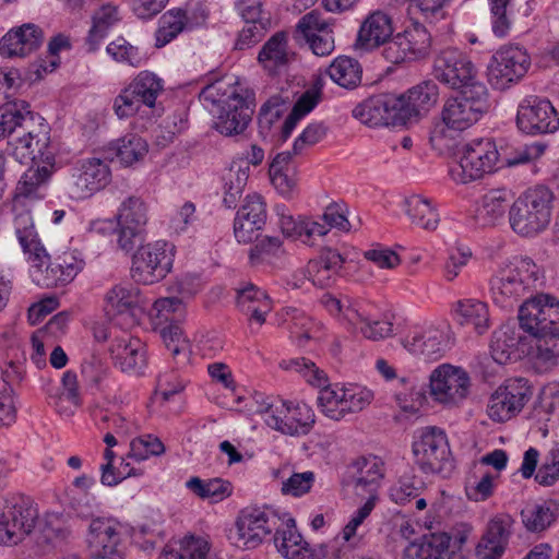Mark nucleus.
<instances>
[{
    "instance_id": "obj_1",
    "label": "nucleus",
    "mask_w": 559,
    "mask_h": 559,
    "mask_svg": "<svg viewBox=\"0 0 559 559\" xmlns=\"http://www.w3.org/2000/svg\"><path fill=\"white\" fill-rule=\"evenodd\" d=\"M14 231L27 254L33 281L46 288L66 286L84 267V260L78 250H66L52 260L43 246L29 211L15 205Z\"/></svg>"
},
{
    "instance_id": "obj_2",
    "label": "nucleus",
    "mask_w": 559,
    "mask_h": 559,
    "mask_svg": "<svg viewBox=\"0 0 559 559\" xmlns=\"http://www.w3.org/2000/svg\"><path fill=\"white\" fill-rule=\"evenodd\" d=\"M3 138L8 139V153L21 164L39 159L50 165L56 159L48 123L24 100L0 108V139Z\"/></svg>"
},
{
    "instance_id": "obj_3",
    "label": "nucleus",
    "mask_w": 559,
    "mask_h": 559,
    "mask_svg": "<svg viewBox=\"0 0 559 559\" xmlns=\"http://www.w3.org/2000/svg\"><path fill=\"white\" fill-rule=\"evenodd\" d=\"M552 200V192L544 186H536L521 193L509 210L511 229L526 238L542 234L551 219Z\"/></svg>"
},
{
    "instance_id": "obj_4",
    "label": "nucleus",
    "mask_w": 559,
    "mask_h": 559,
    "mask_svg": "<svg viewBox=\"0 0 559 559\" xmlns=\"http://www.w3.org/2000/svg\"><path fill=\"white\" fill-rule=\"evenodd\" d=\"M539 269L530 258H516L502 266L490 280L492 300L509 309L531 290L538 280Z\"/></svg>"
},
{
    "instance_id": "obj_5",
    "label": "nucleus",
    "mask_w": 559,
    "mask_h": 559,
    "mask_svg": "<svg viewBox=\"0 0 559 559\" xmlns=\"http://www.w3.org/2000/svg\"><path fill=\"white\" fill-rule=\"evenodd\" d=\"M414 463L426 475L447 477L454 468L445 432L428 426L416 431L412 444Z\"/></svg>"
},
{
    "instance_id": "obj_6",
    "label": "nucleus",
    "mask_w": 559,
    "mask_h": 559,
    "mask_svg": "<svg viewBox=\"0 0 559 559\" xmlns=\"http://www.w3.org/2000/svg\"><path fill=\"white\" fill-rule=\"evenodd\" d=\"M489 109V94L485 84H476L449 97L442 107V124L453 131H464L476 123Z\"/></svg>"
},
{
    "instance_id": "obj_7",
    "label": "nucleus",
    "mask_w": 559,
    "mask_h": 559,
    "mask_svg": "<svg viewBox=\"0 0 559 559\" xmlns=\"http://www.w3.org/2000/svg\"><path fill=\"white\" fill-rule=\"evenodd\" d=\"M284 368L299 373L310 385L320 389L318 406L324 416L333 420L345 417L344 385L330 384L325 372L304 357L287 361Z\"/></svg>"
},
{
    "instance_id": "obj_8",
    "label": "nucleus",
    "mask_w": 559,
    "mask_h": 559,
    "mask_svg": "<svg viewBox=\"0 0 559 559\" xmlns=\"http://www.w3.org/2000/svg\"><path fill=\"white\" fill-rule=\"evenodd\" d=\"M175 246L157 240L138 248L132 257L131 277L134 282L152 285L167 276L171 271Z\"/></svg>"
},
{
    "instance_id": "obj_9",
    "label": "nucleus",
    "mask_w": 559,
    "mask_h": 559,
    "mask_svg": "<svg viewBox=\"0 0 559 559\" xmlns=\"http://www.w3.org/2000/svg\"><path fill=\"white\" fill-rule=\"evenodd\" d=\"M498 160L499 153L491 139H475L463 146L460 160L450 169V175L454 181L467 183L492 173Z\"/></svg>"
},
{
    "instance_id": "obj_10",
    "label": "nucleus",
    "mask_w": 559,
    "mask_h": 559,
    "mask_svg": "<svg viewBox=\"0 0 559 559\" xmlns=\"http://www.w3.org/2000/svg\"><path fill=\"white\" fill-rule=\"evenodd\" d=\"M352 483L357 495L366 492L367 501L357 509L347 524H361L374 508L377 489L384 476V464L374 455L361 456L352 465Z\"/></svg>"
},
{
    "instance_id": "obj_11",
    "label": "nucleus",
    "mask_w": 559,
    "mask_h": 559,
    "mask_svg": "<svg viewBox=\"0 0 559 559\" xmlns=\"http://www.w3.org/2000/svg\"><path fill=\"white\" fill-rule=\"evenodd\" d=\"M531 58L526 50L514 45L500 47L488 63V79L497 90L518 83L527 72Z\"/></svg>"
},
{
    "instance_id": "obj_12",
    "label": "nucleus",
    "mask_w": 559,
    "mask_h": 559,
    "mask_svg": "<svg viewBox=\"0 0 559 559\" xmlns=\"http://www.w3.org/2000/svg\"><path fill=\"white\" fill-rule=\"evenodd\" d=\"M430 50V33L423 24L414 23L390 39L382 50V56L388 62L400 64L425 59Z\"/></svg>"
},
{
    "instance_id": "obj_13",
    "label": "nucleus",
    "mask_w": 559,
    "mask_h": 559,
    "mask_svg": "<svg viewBox=\"0 0 559 559\" xmlns=\"http://www.w3.org/2000/svg\"><path fill=\"white\" fill-rule=\"evenodd\" d=\"M471 378L461 367L443 364L429 377V392L435 402L448 407L460 405L468 395Z\"/></svg>"
},
{
    "instance_id": "obj_14",
    "label": "nucleus",
    "mask_w": 559,
    "mask_h": 559,
    "mask_svg": "<svg viewBox=\"0 0 559 559\" xmlns=\"http://www.w3.org/2000/svg\"><path fill=\"white\" fill-rule=\"evenodd\" d=\"M435 76L451 88L466 91L476 84H484L477 79V70L471 59L462 51L448 48L435 60Z\"/></svg>"
},
{
    "instance_id": "obj_15",
    "label": "nucleus",
    "mask_w": 559,
    "mask_h": 559,
    "mask_svg": "<svg viewBox=\"0 0 559 559\" xmlns=\"http://www.w3.org/2000/svg\"><path fill=\"white\" fill-rule=\"evenodd\" d=\"M533 395V388L523 378L509 379L490 396L488 416L496 421H506L519 414Z\"/></svg>"
},
{
    "instance_id": "obj_16",
    "label": "nucleus",
    "mask_w": 559,
    "mask_h": 559,
    "mask_svg": "<svg viewBox=\"0 0 559 559\" xmlns=\"http://www.w3.org/2000/svg\"><path fill=\"white\" fill-rule=\"evenodd\" d=\"M148 204L141 197L130 195L121 202L116 214L117 242L121 250H133L148 223Z\"/></svg>"
},
{
    "instance_id": "obj_17",
    "label": "nucleus",
    "mask_w": 559,
    "mask_h": 559,
    "mask_svg": "<svg viewBox=\"0 0 559 559\" xmlns=\"http://www.w3.org/2000/svg\"><path fill=\"white\" fill-rule=\"evenodd\" d=\"M516 126L531 135L552 133L559 129V115L548 99L528 96L518 107Z\"/></svg>"
},
{
    "instance_id": "obj_18",
    "label": "nucleus",
    "mask_w": 559,
    "mask_h": 559,
    "mask_svg": "<svg viewBox=\"0 0 559 559\" xmlns=\"http://www.w3.org/2000/svg\"><path fill=\"white\" fill-rule=\"evenodd\" d=\"M253 93L248 90L230 91L229 100L215 115V129L224 135L242 133L253 115Z\"/></svg>"
},
{
    "instance_id": "obj_19",
    "label": "nucleus",
    "mask_w": 559,
    "mask_h": 559,
    "mask_svg": "<svg viewBox=\"0 0 559 559\" xmlns=\"http://www.w3.org/2000/svg\"><path fill=\"white\" fill-rule=\"evenodd\" d=\"M519 321L524 331L559 332V299L548 294L526 299L519 308Z\"/></svg>"
},
{
    "instance_id": "obj_20",
    "label": "nucleus",
    "mask_w": 559,
    "mask_h": 559,
    "mask_svg": "<svg viewBox=\"0 0 559 559\" xmlns=\"http://www.w3.org/2000/svg\"><path fill=\"white\" fill-rule=\"evenodd\" d=\"M467 537L468 531L459 532L454 537L445 532L425 534L405 549L404 559H451Z\"/></svg>"
},
{
    "instance_id": "obj_21",
    "label": "nucleus",
    "mask_w": 559,
    "mask_h": 559,
    "mask_svg": "<svg viewBox=\"0 0 559 559\" xmlns=\"http://www.w3.org/2000/svg\"><path fill=\"white\" fill-rule=\"evenodd\" d=\"M110 181V169L105 160L90 158L75 169L67 183L72 199H85L105 188Z\"/></svg>"
},
{
    "instance_id": "obj_22",
    "label": "nucleus",
    "mask_w": 559,
    "mask_h": 559,
    "mask_svg": "<svg viewBox=\"0 0 559 559\" xmlns=\"http://www.w3.org/2000/svg\"><path fill=\"white\" fill-rule=\"evenodd\" d=\"M276 416L265 418V424L284 435H307L316 423L313 409L306 403H293L280 401Z\"/></svg>"
},
{
    "instance_id": "obj_23",
    "label": "nucleus",
    "mask_w": 559,
    "mask_h": 559,
    "mask_svg": "<svg viewBox=\"0 0 559 559\" xmlns=\"http://www.w3.org/2000/svg\"><path fill=\"white\" fill-rule=\"evenodd\" d=\"M109 352L115 365L124 372L141 374L146 367L145 345L127 332L114 336Z\"/></svg>"
},
{
    "instance_id": "obj_24",
    "label": "nucleus",
    "mask_w": 559,
    "mask_h": 559,
    "mask_svg": "<svg viewBox=\"0 0 559 559\" xmlns=\"http://www.w3.org/2000/svg\"><path fill=\"white\" fill-rule=\"evenodd\" d=\"M45 38L43 28L34 23H24L11 28L0 39V55L2 57H26L37 50Z\"/></svg>"
},
{
    "instance_id": "obj_25",
    "label": "nucleus",
    "mask_w": 559,
    "mask_h": 559,
    "mask_svg": "<svg viewBox=\"0 0 559 559\" xmlns=\"http://www.w3.org/2000/svg\"><path fill=\"white\" fill-rule=\"evenodd\" d=\"M265 221L266 209L262 198L258 194L248 195L234 222V234L238 242L249 243L255 239Z\"/></svg>"
},
{
    "instance_id": "obj_26",
    "label": "nucleus",
    "mask_w": 559,
    "mask_h": 559,
    "mask_svg": "<svg viewBox=\"0 0 559 559\" xmlns=\"http://www.w3.org/2000/svg\"><path fill=\"white\" fill-rule=\"evenodd\" d=\"M402 345L412 354L438 359L450 347L449 329L430 326L423 331H414L402 340Z\"/></svg>"
},
{
    "instance_id": "obj_27",
    "label": "nucleus",
    "mask_w": 559,
    "mask_h": 559,
    "mask_svg": "<svg viewBox=\"0 0 559 559\" xmlns=\"http://www.w3.org/2000/svg\"><path fill=\"white\" fill-rule=\"evenodd\" d=\"M394 32L392 16L381 10L370 12L362 21L356 46L366 51L379 48L390 41Z\"/></svg>"
},
{
    "instance_id": "obj_28",
    "label": "nucleus",
    "mask_w": 559,
    "mask_h": 559,
    "mask_svg": "<svg viewBox=\"0 0 559 559\" xmlns=\"http://www.w3.org/2000/svg\"><path fill=\"white\" fill-rule=\"evenodd\" d=\"M345 317L348 319V329L367 340L380 341L393 335V322L388 318L373 319L362 302L349 305Z\"/></svg>"
},
{
    "instance_id": "obj_29",
    "label": "nucleus",
    "mask_w": 559,
    "mask_h": 559,
    "mask_svg": "<svg viewBox=\"0 0 559 559\" xmlns=\"http://www.w3.org/2000/svg\"><path fill=\"white\" fill-rule=\"evenodd\" d=\"M39 511L35 501L23 493L0 497V524H36Z\"/></svg>"
},
{
    "instance_id": "obj_30",
    "label": "nucleus",
    "mask_w": 559,
    "mask_h": 559,
    "mask_svg": "<svg viewBox=\"0 0 559 559\" xmlns=\"http://www.w3.org/2000/svg\"><path fill=\"white\" fill-rule=\"evenodd\" d=\"M345 263L344 257L335 249L323 248L318 258L307 264L308 280L318 287L333 285Z\"/></svg>"
},
{
    "instance_id": "obj_31",
    "label": "nucleus",
    "mask_w": 559,
    "mask_h": 559,
    "mask_svg": "<svg viewBox=\"0 0 559 559\" xmlns=\"http://www.w3.org/2000/svg\"><path fill=\"white\" fill-rule=\"evenodd\" d=\"M211 547L207 536L187 534L168 543L159 559H207Z\"/></svg>"
},
{
    "instance_id": "obj_32",
    "label": "nucleus",
    "mask_w": 559,
    "mask_h": 559,
    "mask_svg": "<svg viewBox=\"0 0 559 559\" xmlns=\"http://www.w3.org/2000/svg\"><path fill=\"white\" fill-rule=\"evenodd\" d=\"M353 117L370 128L392 126L389 94L365 99L353 109Z\"/></svg>"
},
{
    "instance_id": "obj_33",
    "label": "nucleus",
    "mask_w": 559,
    "mask_h": 559,
    "mask_svg": "<svg viewBox=\"0 0 559 559\" xmlns=\"http://www.w3.org/2000/svg\"><path fill=\"white\" fill-rule=\"evenodd\" d=\"M454 320L462 326L484 334L490 326L488 306L478 299H463L453 305Z\"/></svg>"
},
{
    "instance_id": "obj_34",
    "label": "nucleus",
    "mask_w": 559,
    "mask_h": 559,
    "mask_svg": "<svg viewBox=\"0 0 559 559\" xmlns=\"http://www.w3.org/2000/svg\"><path fill=\"white\" fill-rule=\"evenodd\" d=\"M138 305L139 290L131 286L115 285L105 296V311L110 319L120 316L133 322Z\"/></svg>"
},
{
    "instance_id": "obj_35",
    "label": "nucleus",
    "mask_w": 559,
    "mask_h": 559,
    "mask_svg": "<svg viewBox=\"0 0 559 559\" xmlns=\"http://www.w3.org/2000/svg\"><path fill=\"white\" fill-rule=\"evenodd\" d=\"M302 32L309 34V31H318L320 34L317 39L309 44V48L317 56H328L334 50V36L332 25L323 17V15L312 10L304 15Z\"/></svg>"
},
{
    "instance_id": "obj_36",
    "label": "nucleus",
    "mask_w": 559,
    "mask_h": 559,
    "mask_svg": "<svg viewBox=\"0 0 559 559\" xmlns=\"http://www.w3.org/2000/svg\"><path fill=\"white\" fill-rule=\"evenodd\" d=\"M405 213L413 224L427 229L435 230L439 224V214L431 201L423 195L413 194L404 199Z\"/></svg>"
},
{
    "instance_id": "obj_37",
    "label": "nucleus",
    "mask_w": 559,
    "mask_h": 559,
    "mask_svg": "<svg viewBox=\"0 0 559 559\" xmlns=\"http://www.w3.org/2000/svg\"><path fill=\"white\" fill-rule=\"evenodd\" d=\"M326 74L341 87L353 90L361 83L362 68L355 58L340 56L328 67Z\"/></svg>"
},
{
    "instance_id": "obj_38",
    "label": "nucleus",
    "mask_w": 559,
    "mask_h": 559,
    "mask_svg": "<svg viewBox=\"0 0 559 559\" xmlns=\"http://www.w3.org/2000/svg\"><path fill=\"white\" fill-rule=\"evenodd\" d=\"M535 337L533 357L535 364L547 370L557 364L559 358V332L556 331H526Z\"/></svg>"
},
{
    "instance_id": "obj_39",
    "label": "nucleus",
    "mask_w": 559,
    "mask_h": 559,
    "mask_svg": "<svg viewBox=\"0 0 559 559\" xmlns=\"http://www.w3.org/2000/svg\"><path fill=\"white\" fill-rule=\"evenodd\" d=\"M512 194L507 189H492L483 198L477 210V217L486 225H493L500 221L507 209H510Z\"/></svg>"
},
{
    "instance_id": "obj_40",
    "label": "nucleus",
    "mask_w": 559,
    "mask_h": 559,
    "mask_svg": "<svg viewBox=\"0 0 559 559\" xmlns=\"http://www.w3.org/2000/svg\"><path fill=\"white\" fill-rule=\"evenodd\" d=\"M237 306L259 324L264 323L265 314L271 310L266 294L252 284L238 292Z\"/></svg>"
},
{
    "instance_id": "obj_41",
    "label": "nucleus",
    "mask_w": 559,
    "mask_h": 559,
    "mask_svg": "<svg viewBox=\"0 0 559 559\" xmlns=\"http://www.w3.org/2000/svg\"><path fill=\"white\" fill-rule=\"evenodd\" d=\"M510 532L506 526H488L475 547L476 559H501Z\"/></svg>"
},
{
    "instance_id": "obj_42",
    "label": "nucleus",
    "mask_w": 559,
    "mask_h": 559,
    "mask_svg": "<svg viewBox=\"0 0 559 559\" xmlns=\"http://www.w3.org/2000/svg\"><path fill=\"white\" fill-rule=\"evenodd\" d=\"M394 399L403 413L415 415L419 412L425 395L415 377H401L397 379Z\"/></svg>"
},
{
    "instance_id": "obj_43",
    "label": "nucleus",
    "mask_w": 559,
    "mask_h": 559,
    "mask_svg": "<svg viewBox=\"0 0 559 559\" xmlns=\"http://www.w3.org/2000/svg\"><path fill=\"white\" fill-rule=\"evenodd\" d=\"M277 522L295 524V519L288 512L271 506L251 504L239 512L236 524H276Z\"/></svg>"
},
{
    "instance_id": "obj_44",
    "label": "nucleus",
    "mask_w": 559,
    "mask_h": 559,
    "mask_svg": "<svg viewBox=\"0 0 559 559\" xmlns=\"http://www.w3.org/2000/svg\"><path fill=\"white\" fill-rule=\"evenodd\" d=\"M120 21L119 9L117 5L103 4L93 15V26L87 36L90 50L97 49L100 41L107 35L108 31Z\"/></svg>"
},
{
    "instance_id": "obj_45",
    "label": "nucleus",
    "mask_w": 559,
    "mask_h": 559,
    "mask_svg": "<svg viewBox=\"0 0 559 559\" xmlns=\"http://www.w3.org/2000/svg\"><path fill=\"white\" fill-rule=\"evenodd\" d=\"M285 322L288 325L290 337L295 340L299 346H305L309 340L319 337L318 324L299 309L287 308Z\"/></svg>"
},
{
    "instance_id": "obj_46",
    "label": "nucleus",
    "mask_w": 559,
    "mask_h": 559,
    "mask_svg": "<svg viewBox=\"0 0 559 559\" xmlns=\"http://www.w3.org/2000/svg\"><path fill=\"white\" fill-rule=\"evenodd\" d=\"M287 51V37L285 33L274 34L262 47L259 52V62L269 70H274L285 66L289 61Z\"/></svg>"
},
{
    "instance_id": "obj_47",
    "label": "nucleus",
    "mask_w": 559,
    "mask_h": 559,
    "mask_svg": "<svg viewBox=\"0 0 559 559\" xmlns=\"http://www.w3.org/2000/svg\"><path fill=\"white\" fill-rule=\"evenodd\" d=\"M187 487L200 498L212 502L223 501L233 492L231 484L222 478L203 480L199 477H192L187 481Z\"/></svg>"
},
{
    "instance_id": "obj_48",
    "label": "nucleus",
    "mask_w": 559,
    "mask_h": 559,
    "mask_svg": "<svg viewBox=\"0 0 559 559\" xmlns=\"http://www.w3.org/2000/svg\"><path fill=\"white\" fill-rule=\"evenodd\" d=\"M249 177V167L241 163L234 162L223 176L224 180V203L227 207H235L240 198Z\"/></svg>"
},
{
    "instance_id": "obj_49",
    "label": "nucleus",
    "mask_w": 559,
    "mask_h": 559,
    "mask_svg": "<svg viewBox=\"0 0 559 559\" xmlns=\"http://www.w3.org/2000/svg\"><path fill=\"white\" fill-rule=\"evenodd\" d=\"M128 86L144 106L151 108L163 91V81L152 72L142 71Z\"/></svg>"
},
{
    "instance_id": "obj_50",
    "label": "nucleus",
    "mask_w": 559,
    "mask_h": 559,
    "mask_svg": "<svg viewBox=\"0 0 559 559\" xmlns=\"http://www.w3.org/2000/svg\"><path fill=\"white\" fill-rule=\"evenodd\" d=\"M519 340L513 328L502 326L495 331L490 343L492 359L499 365L507 364L515 353Z\"/></svg>"
},
{
    "instance_id": "obj_51",
    "label": "nucleus",
    "mask_w": 559,
    "mask_h": 559,
    "mask_svg": "<svg viewBox=\"0 0 559 559\" xmlns=\"http://www.w3.org/2000/svg\"><path fill=\"white\" fill-rule=\"evenodd\" d=\"M187 16L182 10H169L163 14L155 33L156 47L160 48L176 38L185 28Z\"/></svg>"
},
{
    "instance_id": "obj_52",
    "label": "nucleus",
    "mask_w": 559,
    "mask_h": 559,
    "mask_svg": "<svg viewBox=\"0 0 559 559\" xmlns=\"http://www.w3.org/2000/svg\"><path fill=\"white\" fill-rule=\"evenodd\" d=\"M274 542L280 552L287 559H304L302 550L307 543L297 526H284L276 531Z\"/></svg>"
},
{
    "instance_id": "obj_53",
    "label": "nucleus",
    "mask_w": 559,
    "mask_h": 559,
    "mask_svg": "<svg viewBox=\"0 0 559 559\" xmlns=\"http://www.w3.org/2000/svg\"><path fill=\"white\" fill-rule=\"evenodd\" d=\"M117 157L124 166H131L144 158L148 146L144 139L136 134H127L117 141Z\"/></svg>"
},
{
    "instance_id": "obj_54",
    "label": "nucleus",
    "mask_w": 559,
    "mask_h": 559,
    "mask_svg": "<svg viewBox=\"0 0 559 559\" xmlns=\"http://www.w3.org/2000/svg\"><path fill=\"white\" fill-rule=\"evenodd\" d=\"M286 102L280 95L270 97L260 108L258 116L259 132L263 138L271 134L274 126L285 114Z\"/></svg>"
},
{
    "instance_id": "obj_55",
    "label": "nucleus",
    "mask_w": 559,
    "mask_h": 559,
    "mask_svg": "<svg viewBox=\"0 0 559 559\" xmlns=\"http://www.w3.org/2000/svg\"><path fill=\"white\" fill-rule=\"evenodd\" d=\"M28 163L37 165L36 169H28L17 183V197L31 198L38 197L37 190L39 186L47 179L50 174V168L53 167L55 162L50 165L45 164L43 160L35 159Z\"/></svg>"
},
{
    "instance_id": "obj_56",
    "label": "nucleus",
    "mask_w": 559,
    "mask_h": 559,
    "mask_svg": "<svg viewBox=\"0 0 559 559\" xmlns=\"http://www.w3.org/2000/svg\"><path fill=\"white\" fill-rule=\"evenodd\" d=\"M107 53L117 62L126 63L133 68H139L145 61L144 55L138 47L131 45L123 37L109 43L106 47Z\"/></svg>"
},
{
    "instance_id": "obj_57",
    "label": "nucleus",
    "mask_w": 559,
    "mask_h": 559,
    "mask_svg": "<svg viewBox=\"0 0 559 559\" xmlns=\"http://www.w3.org/2000/svg\"><path fill=\"white\" fill-rule=\"evenodd\" d=\"M392 126L406 124L421 117V112L409 98L408 92L402 95L389 94Z\"/></svg>"
},
{
    "instance_id": "obj_58",
    "label": "nucleus",
    "mask_w": 559,
    "mask_h": 559,
    "mask_svg": "<svg viewBox=\"0 0 559 559\" xmlns=\"http://www.w3.org/2000/svg\"><path fill=\"white\" fill-rule=\"evenodd\" d=\"M392 126L406 124L421 117V112L409 98L408 92L402 95L389 94Z\"/></svg>"
},
{
    "instance_id": "obj_59",
    "label": "nucleus",
    "mask_w": 559,
    "mask_h": 559,
    "mask_svg": "<svg viewBox=\"0 0 559 559\" xmlns=\"http://www.w3.org/2000/svg\"><path fill=\"white\" fill-rule=\"evenodd\" d=\"M493 34L503 38L512 26L511 0H488Z\"/></svg>"
},
{
    "instance_id": "obj_60",
    "label": "nucleus",
    "mask_w": 559,
    "mask_h": 559,
    "mask_svg": "<svg viewBox=\"0 0 559 559\" xmlns=\"http://www.w3.org/2000/svg\"><path fill=\"white\" fill-rule=\"evenodd\" d=\"M270 534V530H264V526H230L227 532V537L230 543L237 548L253 549L262 543V535Z\"/></svg>"
},
{
    "instance_id": "obj_61",
    "label": "nucleus",
    "mask_w": 559,
    "mask_h": 559,
    "mask_svg": "<svg viewBox=\"0 0 559 559\" xmlns=\"http://www.w3.org/2000/svg\"><path fill=\"white\" fill-rule=\"evenodd\" d=\"M94 420L99 429L112 430L116 433L130 435L138 429V425L126 416L103 409L94 413Z\"/></svg>"
},
{
    "instance_id": "obj_62",
    "label": "nucleus",
    "mask_w": 559,
    "mask_h": 559,
    "mask_svg": "<svg viewBox=\"0 0 559 559\" xmlns=\"http://www.w3.org/2000/svg\"><path fill=\"white\" fill-rule=\"evenodd\" d=\"M88 543L95 552H117L118 534L112 526H90Z\"/></svg>"
},
{
    "instance_id": "obj_63",
    "label": "nucleus",
    "mask_w": 559,
    "mask_h": 559,
    "mask_svg": "<svg viewBox=\"0 0 559 559\" xmlns=\"http://www.w3.org/2000/svg\"><path fill=\"white\" fill-rule=\"evenodd\" d=\"M424 483L414 475H404L391 488L390 495L396 503L404 504L413 498L419 497Z\"/></svg>"
},
{
    "instance_id": "obj_64",
    "label": "nucleus",
    "mask_w": 559,
    "mask_h": 559,
    "mask_svg": "<svg viewBox=\"0 0 559 559\" xmlns=\"http://www.w3.org/2000/svg\"><path fill=\"white\" fill-rule=\"evenodd\" d=\"M407 92L421 115H426L437 104L439 97V88L433 82H424Z\"/></svg>"
}]
</instances>
